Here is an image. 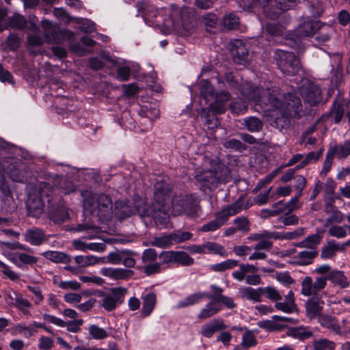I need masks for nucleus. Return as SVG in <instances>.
Here are the masks:
<instances>
[{"instance_id": "1", "label": "nucleus", "mask_w": 350, "mask_h": 350, "mask_svg": "<svg viewBox=\"0 0 350 350\" xmlns=\"http://www.w3.org/2000/svg\"><path fill=\"white\" fill-rule=\"evenodd\" d=\"M243 96L249 101L260 105L265 111H284L294 118H299L303 111L300 98L295 93H284L276 85L265 89L245 83L242 89Z\"/></svg>"}, {"instance_id": "2", "label": "nucleus", "mask_w": 350, "mask_h": 350, "mask_svg": "<svg viewBox=\"0 0 350 350\" xmlns=\"http://www.w3.org/2000/svg\"><path fill=\"white\" fill-rule=\"evenodd\" d=\"M170 187L169 184L163 179L157 180L154 185V203L152 208L143 200L135 203V208L141 217L151 216L157 222L166 224L169 219L170 206L167 203L169 199Z\"/></svg>"}, {"instance_id": "3", "label": "nucleus", "mask_w": 350, "mask_h": 350, "mask_svg": "<svg viewBox=\"0 0 350 350\" xmlns=\"http://www.w3.org/2000/svg\"><path fill=\"white\" fill-rule=\"evenodd\" d=\"M81 195L85 211L101 220H107L111 217L113 205L109 196L104 193L93 194L88 191H83Z\"/></svg>"}, {"instance_id": "4", "label": "nucleus", "mask_w": 350, "mask_h": 350, "mask_svg": "<svg viewBox=\"0 0 350 350\" xmlns=\"http://www.w3.org/2000/svg\"><path fill=\"white\" fill-rule=\"evenodd\" d=\"M194 177L204 191L217 187L219 183L225 184L231 178L230 169L222 163H217L210 170L198 171Z\"/></svg>"}, {"instance_id": "5", "label": "nucleus", "mask_w": 350, "mask_h": 350, "mask_svg": "<svg viewBox=\"0 0 350 350\" xmlns=\"http://www.w3.org/2000/svg\"><path fill=\"white\" fill-rule=\"evenodd\" d=\"M198 198L193 194H180L173 197L172 200V211L174 215L185 214L190 217L199 215L200 207Z\"/></svg>"}, {"instance_id": "6", "label": "nucleus", "mask_w": 350, "mask_h": 350, "mask_svg": "<svg viewBox=\"0 0 350 350\" xmlns=\"http://www.w3.org/2000/svg\"><path fill=\"white\" fill-rule=\"evenodd\" d=\"M265 295L266 297L273 301H275V308L286 313H291L297 311V306L295 303L294 293L290 291L283 302L278 301L282 299V294L273 286H267L262 288V295Z\"/></svg>"}, {"instance_id": "7", "label": "nucleus", "mask_w": 350, "mask_h": 350, "mask_svg": "<svg viewBox=\"0 0 350 350\" xmlns=\"http://www.w3.org/2000/svg\"><path fill=\"white\" fill-rule=\"evenodd\" d=\"M49 185L46 183H42L39 188L29 187L28 193V198L26 202V207L27 208L28 214L33 217H39L44 208V204L42 200V196L45 193V189H48Z\"/></svg>"}, {"instance_id": "8", "label": "nucleus", "mask_w": 350, "mask_h": 350, "mask_svg": "<svg viewBox=\"0 0 350 350\" xmlns=\"http://www.w3.org/2000/svg\"><path fill=\"white\" fill-rule=\"evenodd\" d=\"M275 59L278 68L287 75H295L301 68L299 60L292 53L278 49L275 51Z\"/></svg>"}, {"instance_id": "9", "label": "nucleus", "mask_w": 350, "mask_h": 350, "mask_svg": "<svg viewBox=\"0 0 350 350\" xmlns=\"http://www.w3.org/2000/svg\"><path fill=\"white\" fill-rule=\"evenodd\" d=\"M127 290L122 287L111 288L109 292L99 291L98 295L101 298L100 303L107 311H112L124 301Z\"/></svg>"}, {"instance_id": "10", "label": "nucleus", "mask_w": 350, "mask_h": 350, "mask_svg": "<svg viewBox=\"0 0 350 350\" xmlns=\"http://www.w3.org/2000/svg\"><path fill=\"white\" fill-rule=\"evenodd\" d=\"M327 278L324 276L317 277L314 280L310 276H306L301 282V294L306 297L319 298V293L325 288Z\"/></svg>"}, {"instance_id": "11", "label": "nucleus", "mask_w": 350, "mask_h": 350, "mask_svg": "<svg viewBox=\"0 0 350 350\" xmlns=\"http://www.w3.org/2000/svg\"><path fill=\"white\" fill-rule=\"evenodd\" d=\"M299 90L304 100L311 105H314L321 100V91L319 87L307 79L302 81Z\"/></svg>"}, {"instance_id": "12", "label": "nucleus", "mask_w": 350, "mask_h": 350, "mask_svg": "<svg viewBox=\"0 0 350 350\" xmlns=\"http://www.w3.org/2000/svg\"><path fill=\"white\" fill-rule=\"evenodd\" d=\"M277 232H271L267 230H263L260 232L251 234L248 239L250 241H258L254 246V250H262L264 252L269 251L272 246L273 242L271 239H275Z\"/></svg>"}, {"instance_id": "13", "label": "nucleus", "mask_w": 350, "mask_h": 350, "mask_svg": "<svg viewBox=\"0 0 350 350\" xmlns=\"http://www.w3.org/2000/svg\"><path fill=\"white\" fill-rule=\"evenodd\" d=\"M42 318L46 322L54 324L56 326L60 327H66L68 332L73 333L78 332L81 329V326L83 323V319H76L74 321L66 322L60 318L49 314L47 313H44L42 314Z\"/></svg>"}, {"instance_id": "14", "label": "nucleus", "mask_w": 350, "mask_h": 350, "mask_svg": "<svg viewBox=\"0 0 350 350\" xmlns=\"http://www.w3.org/2000/svg\"><path fill=\"white\" fill-rule=\"evenodd\" d=\"M230 52L234 60L240 64L247 60L248 49L247 43L241 40H234L230 42Z\"/></svg>"}, {"instance_id": "15", "label": "nucleus", "mask_w": 350, "mask_h": 350, "mask_svg": "<svg viewBox=\"0 0 350 350\" xmlns=\"http://www.w3.org/2000/svg\"><path fill=\"white\" fill-rule=\"evenodd\" d=\"M8 259L19 269L27 268L38 262V258L36 256L19 252L10 254Z\"/></svg>"}, {"instance_id": "16", "label": "nucleus", "mask_w": 350, "mask_h": 350, "mask_svg": "<svg viewBox=\"0 0 350 350\" xmlns=\"http://www.w3.org/2000/svg\"><path fill=\"white\" fill-rule=\"evenodd\" d=\"M227 325L221 319H214L201 326L200 334L205 338H211L216 332L225 330Z\"/></svg>"}, {"instance_id": "17", "label": "nucleus", "mask_w": 350, "mask_h": 350, "mask_svg": "<svg viewBox=\"0 0 350 350\" xmlns=\"http://www.w3.org/2000/svg\"><path fill=\"white\" fill-rule=\"evenodd\" d=\"M321 27V23L318 21H306L296 29V36L299 38L310 37Z\"/></svg>"}, {"instance_id": "18", "label": "nucleus", "mask_w": 350, "mask_h": 350, "mask_svg": "<svg viewBox=\"0 0 350 350\" xmlns=\"http://www.w3.org/2000/svg\"><path fill=\"white\" fill-rule=\"evenodd\" d=\"M271 119L269 120L270 124L282 131L286 129L291 126V119L293 118L292 116H288L284 111H271Z\"/></svg>"}, {"instance_id": "19", "label": "nucleus", "mask_w": 350, "mask_h": 350, "mask_svg": "<svg viewBox=\"0 0 350 350\" xmlns=\"http://www.w3.org/2000/svg\"><path fill=\"white\" fill-rule=\"evenodd\" d=\"M324 302L319 298H311L306 303V315L310 319L320 318Z\"/></svg>"}, {"instance_id": "20", "label": "nucleus", "mask_w": 350, "mask_h": 350, "mask_svg": "<svg viewBox=\"0 0 350 350\" xmlns=\"http://www.w3.org/2000/svg\"><path fill=\"white\" fill-rule=\"evenodd\" d=\"M204 298H211V297L209 294L205 292H197L193 294H190L185 298L180 300L177 303L176 308L180 309L193 306L199 303L202 299Z\"/></svg>"}, {"instance_id": "21", "label": "nucleus", "mask_w": 350, "mask_h": 350, "mask_svg": "<svg viewBox=\"0 0 350 350\" xmlns=\"http://www.w3.org/2000/svg\"><path fill=\"white\" fill-rule=\"evenodd\" d=\"M231 96L226 91H221L215 95V100L210 105V108L217 113H222L226 109V103L230 100Z\"/></svg>"}, {"instance_id": "22", "label": "nucleus", "mask_w": 350, "mask_h": 350, "mask_svg": "<svg viewBox=\"0 0 350 350\" xmlns=\"http://www.w3.org/2000/svg\"><path fill=\"white\" fill-rule=\"evenodd\" d=\"M245 208H247L246 203L243 198H239L233 204L228 205L219 212L228 221L230 216L234 215Z\"/></svg>"}, {"instance_id": "23", "label": "nucleus", "mask_w": 350, "mask_h": 350, "mask_svg": "<svg viewBox=\"0 0 350 350\" xmlns=\"http://www.w3.org/2000/svg\"><path fill=\"white\" fill-rule=\"evenodd\" d=\"M24 237L25 240L33 245H40L46 240L44 232L39 228L27 230Z\"/></svg>"}, {"instance_id": "24", "label": "nucleus", "mask_w": 350, "mask_h": 350, "mask_svg": "<svg viewBox=\"0 0 350 350\" xmlns=\"http://www.w3.org/2000/svg\"><path fill=\"white\" fill-rule=\"evenodd\" d=\"M240 297L243 299L252 301L254 302L261 301L262 288L256 289L250 286H241L239 289Z\"/></svg>"}, {"instance_id": "25", "label": "nucleus", "mask_w": 350, "mask_h": 350, "mask_svg": "<svg viewBox=\"0 0 350 350\" xmlns=\"http://www.w3.org/2000/svg\"><path fill=\"white\" fill-rule=\"evenodd\" d=\"M325 278H327V281H331L334 285L339 286L341 288H348L350 285V282L347 277L344 274V272L341 271H332Z\"/></svg>"}, {"instance_id": "26", "label": "nucleus", "mask_w": 350, "mask_h": 350, "mask_svg": "<svg viewBox=\"0 0 350 350\" xmlns=\"http://www.w3.org/2000/svg\"><path fill=\"white\" fill-rule=\"evenodd\" d=\"M343 247L336 243L335 241H327V243L321 247V258L324 260L334 258L337 252L342 251Z\"/></svg>"}, {"instance_id": "27", "label": "nucleus", "mask_w": 350, "mask_h": 350, "mask_svg": "<svg viewBox=\"0 0 350 350\" xmlns=\"http://www.w3.org/2000/svg\"><path fill=\"white\" fill-rule=\"evenodd\" d=\"M323 236L317 232L314 234L307 237L303 241L295 244V246L300 248H308L310 250H316L317 246L320 244Z\"/></svg>"}, {"instance_id": "28", "label": "nucleus", "mask_w": 350, "mask_h": 350, "mask_svg": "<svg viewBox=\"0 0 350 350\" xmlns=\"http://www.w3.org/2000/svg\"><path fill=\"white\" fill-rule=\"evenodd\" d=\"M226 221V218L219 211L216 213L214 219L201 226L200 230L204 232L215 231L223 226Z\"/></svg>"}, {"instance_id": "29", "label": "nucleus", "mask_w": 350, "mask_h": 350, "mask_svg": "<svg viewBox=\"0 0 350 350\" xmlns=\"http://www.w3.org/2000/svg\"><path fill=\"white\" fill-rule=\"evenodd\" d=\"M170 12V17L172 21V26L175 27L176 25L180 24V22H183L186 20L187 16V12L186 9H179L174 5H170L168 9Z\"/></svg>"}, {"instance_id": "30", "label": "nucleus", "mask_w": 350, "mask_h": 350, "mask_svg": "<svg viewBox=\"0 0 350 350\" xmlns=\"http://www.w3.org/2000/svg\"><path fill=\"white\" fill-rule=\"evenodd\" d=\"M142 313L144 317H147L154 310L157 304V296L152 293H148L142 297Z\"/></svg>"}, {"instance_id": "31", "label": "nucleus", "mask_w": 350, "mask_h": 350, "mask_svg": "<svg viewBox=\"0 0 350 350\" xmlns=\"http://www.w3.org/2000/svg\"><path fill=\"white\" fill-rule=\"evenodd\" d=\"M221 310V306L215 304V302H210L202 308L198 314V318L202 320L211 318L218 313Z\"/></svg>"}, {"instance_id": "32", "label": "nucleus", "mask_w": 350, "mask_h": 350, "mask_svg": "<svg viewBox=\"0 0 350 350\" xmlns=\"http://www.w3.org/2000/svg\"><path fill=\"white\" fill-rule=\"evenodd\" d=\"M257 271L258 268L252 265L241 264L239 265V269L232 272V275L239 282H241L244 278H245L247 273H254Z\"/></svg>"}, {"instance_id": "33", "label": "nucleus", "mask_w": 350, "mask_h": 350, "mask_svg": "<svg viewBox=\"0 0 350 350\" xmlns=\"http://www.w3.org/2000/svg\"><path fill=\"white\" fill-rule=\"evenodd\" d=\"M319 323L336 334H340L339 323L335 317L329 315H323L319 318Z\"/></svg>"}, {"instance_id": "34", "label": "nucleus", "mask_w": 350, "mask_h": 350, "mask_svg": "<svg viewBox=\"0 0 350 350\" xmlns=\"http://www.w3.org/2000/svg\"><path fill=\"white\" fill-rule=\"evenodd\" d=\"M339 159H346L350 155V139L343 143L330 148Z\"/></svg>"}, {"instance_id": "35", "label": "nucleus", "mask_w": 350, "mask_h": 350, "mask_svg": "<svg viewBox=\"0 0 350 350\" xmlns=\"http://www.w3.org/2000/svg\"><path fill=\"white\" fill-rule=\"evenodd\" d=\"M42 255L46 259L54 262H63L66 263L70 260V256L64 252L57 251H47L42 254Z\"/></svg>"}, {"instance_id": "36", "label": "nucleus", "mask_w": 350, "mask_h": 350, "mask_svg": "<svg viewBox=\"0 0 350 350\" xmlns=\"http://www.w3.org/2000/svg\"><path fill=\"white\" fill-rule=\"evenodd\" d=\"M239 25V18L234 13L225 15L221 22L222 30H231L236 29Z\"/></svg>"}, {"instance_id": "37", "label": "nucleus", "mask_w": 350, "mask_h": 350, "mask_svg": "<svg viewBox=\"0 0 350 350\" xmlns=\"http://www.w3.org/2000/svg\"><path fill=\"white\" fill-rule=\"evenodd\" d=\"M204 246L206 254H215L224 257L228 256L224 246L216 242L205 241Z\"/></svg>"}, {"instance_id": "38", "label": "nucleus", "mask_w": 350, "mask_h": 350, "mask_svg": "<svg viewBox=\"0 0 350 350\" xmlns=\"http://www.w3.org/2000/svg\"><path fill=\"white\" fill-rule=\"evenodd\" d=\"M306 228L300 227L291 232H286L283 233H278L275 239H286V240H297L302 237L306 234Z\"/></svg>"}, {"instance_id": "39", "label": "nucleus", "mask_w": 350, "mask_h": 350, "mask_svg": "<svg viewBox=\"0 0 350 350\" xmlns=\"http://www.w3.org/2000/svg\"><path fill=\"white\" fill-rule=\"evenodd\" d=\"M150 245L160 248L170 247L173 243L172 234L154 237L150 242Z\"/></svg>"}, {"instance_id": "40", "label": "nucleus", "mask_w": 350, "mask_h": 350, "mask_svg": "<svg viewBox=\"0 0 350 350\" xmlns=\"http://www.w3.org/2000/svg\"><path fill=\"white\" fill-rule=\"evenodd\" d=\"M225 80L232 88L238 89L242 95H243V94H242L243 86L244 85V84L245 83H249L252 85H256V84L252 83L247 81H243L240 83L239 76H235L231 72H226Z\"/></svg>"}, {"instance_id": "41", "label": "nucleus", "mask_w": 350, "mask_h": 350, "mask_svg": "<svg viewBox=\"0 0 350 350\" xmlns=\"http://www.w3.org/2000/svg\"><path fill=\"white\" fill-rule=\"evenodd\" d=\"M336 183L332 178H327L324 186L325 200L335 201L337 198L335 193Z\"/></svg>"}, {"instance_id": "42", "label": "nucleus", "mask_w": 350, "mask_h": 350, "mask_svg": "<svg viewBox=\"0 0 350 350\" xmlns=\"http://www.w3.org/2000/svg\"><path fill=\"white\" fill-rule=\"evenodd\" d=\"M14 302L13 304L18 308L24 314H29L28 309L31 306V304L26 299L22 297L20 295L14 292Z\"/></svg>"}, {"instance_id": "43", "label": "nucleus", "mask_w": 350, "mask_h": 350, "mask_svg": "<svg viewBox=\"0 0 350 350\" xmlns=\"http://www.w3.org/2000/svg\"><path fill=\"white\" fill-rule=\"evenodd\" d=\"M115 210V214L121 219H124L133 214V210L124 202H116Z\"/></svg>"}, {"instance_id": "44", "label": "nucleus", "mask_w": 350, "mask_h": 350, "mask_svg": "<svg viewBox=\"0 0 350 350\" xmlns=\"http://www.w3.org/2000/svg\"><path fill=\"white\" fill-rule=\"evenodd\" d=\"M238 265V261L233 259H228L219 263L211 266V269L215 272H222L226 270L232 269Z\"/></svg>"}, {"instance_id": "45", "label": "nucleus", "mask_w": 350, "mask_h": 350, "mask_svg": "<svg viewBox=\"0 0 350 350\" xmlns=\"http://www.w3.org/2000/svg\"><path fill=\"white\" fill-rule=\"evenodd\" d=\"M317 250H304L297 254L298 263L301 265H308L317 255Z\"/></svg>"}, {"instance_id": "46", "label": "nucleus", "mask_w": 350, "mask_h": 350, "mask_svg": "<svg viewBox=\"0 0 350 350\" xmlns=\"http://www.w3.org/2000/svg\"><path fill=\"white\" fill-rule=\"evenodd\" d=\"M288 334L289 336L299 340H305L312 336V332L302 327L291 328L288 329Z\"/></svg>"}, {"instance_id": "47", "label": "nucleus", "mask_w": 350, "mask_h": 350, "mask_svg": "<svg viewBox=\"0 0 350 350\" xmlns=\"http://www.w3.org/2000/svg\"><path fill=\"white\" fill-rule=\"evenodd\" d=\"M244 124L250 132H258L262 127V122L256 117H249L244 119Z\"/></svg>"}, {"instance_id": "48", "label": "nucleus", "mask_w": 350, "mask_h": 350, "mask_svg": "<svg viewBox=\"0 0 350 350\" xmlns=\"http://www.w3.org/2000/svg\"><path fill=\"white\" fill-rule=\"evenodd\" d=\"M175 263L183 266H191L194 264V259L185 252L175 251Z\"/></svg>"}, {"instance_id": "49", "label": "nucleus", "mask_w": 350, "mask_h": 350, "mask_svg": "<svg viewBox=\"0 0 350 350\" xmlns=\"http://www.w3.org/2000/svg\"><path fill=\"white\" fill-rule=\"evenodd\" d=\"M257 344L254 332L251 330L246 329L245 333L243 334L241 346L243 348L248 349L254 347Z\"/></svg>"}, {"instance_id": "50", "label": "nucleus", "mask_w": 350, "mask_h": 350, "mask_svg": "<svg viewBox=\"0 0 350 350\" xmlns=\"http://www.w3.org/2000/svg\"><path fill=\"white\" fill-rule=\"evenodd\" d=\"M75 262L81 267L94 265L99 262V259L94 256H77Z\"/></svg>"}, {"instance_id": "51", "label": "nucleus", "mask_w": 350, "mask_h": 350, "mask_svg": "<svg viewBox=\"0 0 350 350\" xmlns=\"http://www.w3.org/2000/svg\"><path fill=\"white\" fill-rule=\"evenodd\" d=\"M328 234L337 239H344L347 236V227L346 226L330 225Z\"/></svg>"}, {"instance_id": "52", "label": "nucleus", "mask_w": 350, "mask_h": 350, "mask_svg": "<svg viewBox=\"0 0 350 350\" xmlns=\"http://www.w3.org/2000/svg\"><path fill=\"white\" fill-rule=\"evenodd\" d=\"M214 88L209 81L203 80L200 86L201 96L206 100H210L214 97Z\"/></svg>"}, {"instance_id": "53", "label": "nucleus", "mask_w": 350, "mask_h": 350, "mask_svg": "<svg viewBox=\"0 0 350 350\" xmlns=\"http://www.w3.org/2000/svg\"><path fill=\"white\" fill-rule=\"evenodd\" d=\"M345 217L346 215L345 214L338 208H336L326 219L324 226L327 227L332 224H340Z\"/></svg>"}, {"instance_id": "54", "label": "nucleus", "mask_w": 350, "mask_h": 350, "mask_svg": "<svg viewBox=\"0 0 350 350\" xmlns=\"http://www.w3.org/2000/svg\"><path fill=\"white\" fill-rule=\"evenodd\" d=\"M320 32L316 36V40L320 43L327 42L333 33V29L330 26L321 24V27L319 29Z\"/></svg>"}, {"instance_id": "55", "label": "nucleus", "mask_w": 350, "mask_h": 350, "mask_svg": "<svg viewBox=\"0 0 350 350\" xmlns=\"http://www.w3.org/2000/svg\"><path fill=\"white\" fill-rule=\"evenodd\" d=\"M89 334L96 340H102L107 337V332L102 327L96 325L92 324L89 327Z\"/></svg>"}, {"instance_id": "56", "label": "nucleus", "mask_w": 350, "mask_h": 350, "mask_svg": "<svg viewBox=\"0 0 350 350\" xmlns=\"http://www.w3.org/2000/svg\"><path fill=\"white\" fill-rule=\"evenodd\" d=\"M172 234L174 244L180 243L186 241L190 240L193 234L187 231H176Z\"/></svg>"}, {"instance_id": "57", "label": "nucleus", "mask_w": 350, "mask_h": 350, "mask_svg": "<svg viewBox=\"0 0 350 350\" xmlns=\"http://www.w3.org/2000/svg\"><path fill=\"white\" fill-rule=\"evenodd\" d=\"M323 154V150L321 149L317 152H310L308 154H307L304 157V161H301V164H299L297 165L296 168L299 169L302 168L308 163L317 161L322 155Z\"/></svg>"}, {"instance_id": "58", "label": "nucleus", "mask_w": 350, "mask_h": 350, "mask_svg": "<svg viewBox=\"0 0 350 350\" xmlns=\"http://www.w3.org/2000/svg\"><path fill=\"white\" fill-rule=\"evenodd\" d=\"M223 146L226 148H230L239 152H242L247 148L244 144L236 139H231L224 142Z\"/></svg>"}, {"instance_id": "59", "label": "nucleus", "mask_w": 350, "mask_h": 350, "mask_svg": "<svg viewBox=\"0 0 350 350\" xmlns=\"http://www.w3.org/2000/svg\"><path fill=\"white\" fill-rule=\"evenodd\" d=\"M247 108L246 102L241 99L235 100L230 105L232 111L237 114L245 113L247 111Z\"/></svg>"}, {"instance_id": "60", "label": "nucleus", "mask_w": 350, "mask_h": 350, "mask_svg": "<svg viewBox=\"0 0 350 350\" xmlns=\"http://www.w3.org/2000/svg\"><path fill=\"white\" fill-rule=\"evenodd\" d=\"M157 258V253L154 249L149 248L143 252L142 260L144 264L155 262Z\"/></svg>"}, {"instance_id": "61", "label": "nucleus", "mask_w": 350, "mask_h": 350, "mask_svg": "<svg viewBox=\"0 0 350 350\" xmlns=\"http://www.w3.org/2000/svg\"><path fill=\"white\" fill-rule=\"evenodd\" d=\"M316 350H334V343L327 339H319L314 342Z\"/></svg>"}, {"instance_id": "62", "label": "nucleus", "mask_w": 350, "mask_h": 350, "mask_svg": "<svg viewBox=\"0 0 350 350\" xmlns=\"http://www.w3.org/2000/svg\"><path fill=\"white\" fill-rule=\"evenodd\" d=\"M124 250L110 252L107 256V262L112 265H119L122 262Z\"/></svg>"}, {"instance_id": "63", "label": "nucleus", "mask_w": 350, "mask_h": 350, "mask_svg": "<svg viewBox=\"0 0 350 350\" xmlns=\"http://www.w3.org/2000/svg\"><path fill=\"white\" fill-rule=\"evenodd\" d=\"M51 216L55 222H63L68 217V213L65 207H62L52 213Z\"/></svg>"}, {"instance_id": "64", "label": "nucleus", "mask_w": 350, "mask_h": 350, "mask_svg": "<svg viewBox=\"0 0 350 350\" xmlns=\"http://www.w3.org/2000/svg\"><path fill=\"white\" fill-rule=\"evenodd\" d=\"M275 279L285 286H288L295 283V280H293L287 272L276 273Z\"/></svg>"}]
</instances>
